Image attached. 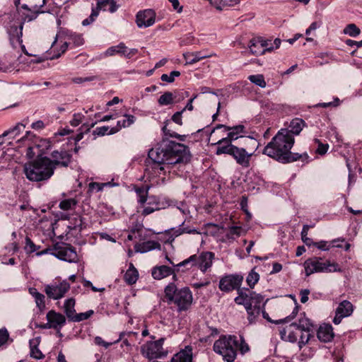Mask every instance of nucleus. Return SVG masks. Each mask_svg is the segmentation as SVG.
Masks as SVG:
<instances>
[{
	"label": "nucleus",
	"mask_w": 362,
	"mask_h": 362,
	"mask_svg": "<svg viewBox=\"0 0 362 362\" xmlns=\"http://www.w3.org/2000/svg\"><path fill=\"white\" fill-rule=\"evenodd\" d=\"M214 351L221 355L226 362H233L237 356L238 350L244 355L250 350L248 344L243 337L238 339L235 335H223L215 341Z\"/></svg>",
	"instance_id": "7ed1b4c3"
},
{
	"label": "nucleus",
	"mask_w": 362,
	"mask_h": 362,
	"mask_svg": "<svg viewBox=\"0 0 362 362\" xmlns=\"http://www.w3.org/2000/svg\"><path fill=\"white\" fill-rule=\"evenodd\" d=\"M151 274L153 279L158 280L169 276L171 274H173L174 279L176 277L175 270L171 267L165 265L155 267L152 269Z\"/></svg>",
	"instance_id": "a878e982"
},
{
	"label": "nucleus",
	"mask_w": 362,
	"mask_h": 362,
	"mask_svg": "<svg viewBox=\"0 0 362 362\" xmlns=\"http://www.w3.org/2000/svg\"><path fill=\"white\" fill-rule=\"evenodd\" d=\"M310 227V226L308 225H304L301 231V239L303 242L308 246H311L313 243V240L311 238H306Z\"/></svg>",
	"instance_id": "49530a36"
},
{
	"label": "nucleus",
	"mask_w": 362,
	"mask_h": 362,
	"mask_svg": "<svg viewBox=\"0 0 362 362\" xmlns=\"http://www.w3.org/2000/svg\"><path fill=\"white\" fill-rule=\"evenodd\" d=\"M94 312L92 310H89L85 313H76L74 317L72 318V322H81L85 320L88 319L93 315Z\"/></svg>",
	"instance_id": "c03bdc74"
},
{
	"label": "nucleus",
	"mask_w": 362,
	"mask_h": 362,
	"mask_svg": "<svg viewBox=\"0 0 362 362\" xmlns=\"http://www.w3.org/2000/svg\"><path fill=\"white\" fill-rule=\"evenodd\" d=\"M54 170L57 166L67 167L71 162V155L66 151H54L51 153Z\"/></svg>",
	"instance_id": "aec40b11"
},
{
	"label": "nucleus",
	"mask_w": 362,
	"mask_h": 362,
	"mask_svg": "<svg viewBox=\"0 0 362 362\" xmlns=\"http://www.w3.org/2000/svg\"><path fill=\"white\" fill-rule=\"evenodd\" d=\"M211 54H204L202 52H187L183 54L186 64H194L202 59L209 58Z\"/></svg>",
	"instance_id": "c756f323"
},
{
	"label": "nucleus",
	"mask_w": 362,
	"mask_h": 362,
	"mask_svg": "<svg viewBox=\"0 0 362 362\" xmlns=\"http://www.w3.org/2000/svg\"><path fill=\"white\" fill-rule=\"evenodd\" d=\"M156 12L153 9L139 11L136 16V23L139 28H148L156 22Z\"/></svg>",
	"instance_id": "dca6fc26"
},
{
	"label": "nucleus",
	"mask_w": 362,
	"mask_h": 362,
	"mask_svg": "<svg viewBox=\"0 0 362 362\" xmlns=\"http://www.w3.org/2000/svg\"><path fill=\"white\" fill-rule=\"evenodd\" d=\"M124 278L126 283L129 285H133L136 282L139 278V272L132 263L130 264Z\"/></svg>",
	"instance_id": "473e14b6"
},
{
	"label": "nucleus",
	"mask_w": 362,
	"mask_h": 362,
	"mask_svg": "<svg viewBox=\"0 0 362 362\" xmlns=\"http://www.w3.org/2000/svg\"><path fill=\"white\" fill-rule=\"evenodd\" d=\"M280 333L282 339L294 343L298 339L300 334V329L297 328L296 323H291L284 328Z\"/></svg>",
	"instance_id": "5701e85b"
},
{
	"label": "nucleus",
	"mask_w": 362,
	"mask_h": 362,
	"mask_svg": "<svg viewBox=\"0 0 362 362\" xmlns=\"http://www.w3.org/2000/svg\"><path fill=\"white\" fill-rule=\"evenodd\" d=\"M77 204L75 199H64L59 203V208L64 211H68L73 209Z\"/></svg>",
	"instance_id": "79ce46f5"
},
{
	"label": "nucleus",
	"mask_w": 362,
	"mask_h": 362,
	"mask_svg": "<svg viewBox=\"0 0 362 362\" xmlns=\"http://www.w3.org/2000/svg\"><path fill=\"white\" fill-rule=\"evenodd\" d=\"M148 158L151 160V168L156 173H165L169 165L178 163H187L190 160V153L187 146L173 141L163 139L161 143L148 151Z\"/></svg>",
	"instance_id": "f257e3e1"
},
{
	"label": "nucleus",
	"mask_w": 362,
	"mask_h": 362,
	"mask_svg": "<svg viewBox=\"0 0 362 362\" xmlns=\"http://www.w3.org/2000/svg\"><path fill=\"white\" fill-rule=\"evenodd\" d=\"M354 311L352 303L346 300L341 301L335 310V316L333 319L334 325H339L344 317H349Z\"/></svg>",
	"instance_id": "a211bd4d"
},
{
	"label": "nucleus",
	"mask_w": 362,
	"mask_h": 362,
	"mask_svg": "<svg viewBox=\"0 0 362 362\" xmlns=\"http://www.w3.org/2000/svg\"><path fill=\"white\" fill-rule=\"evenodd\" d=\"M110 127L107 126H103L97 127L95 130L94 131L95 133H96L98 136H104L105 134L110 135Z\"/></svg>",
	"instance_id": "680f3d73"
},
{
	"label": "nucleus",
	"mask_w": 362,
	"mask_h": 362,
	"mask_svg": "<svg viewBox=\"0 0 362 362\" xmlns=\"http://www.w3.org/2000/svg\"><path fill=\"white\" fill-rule=\"evenodd\" d=\"M312 245H315L318 249H320L321 250H323V251L329 250V247H330V245H329L327 241H324V240H322V241H320V242H317V243L313 242Z\"/></svg>",
	"instance_id": "e2e57ef3"
},
{
	"label": "nucleus",
	"mask_w": 362,
	"mask_h": 362,
	"mask_svg": "<svg viewBox=\"0 0 362 362\" xmlns=\"http://www.w3.org/2000/svg\"><path fill=\"white\" fill-rule=\"evenodd\" d=\"M120 339H121V337H119V339H117V341H115L113 343H109V342L105 341L103 339V338L100 337H95L94 338V342L95 344H97L98 346H102L105 347V349H107L112 344L117 343Z\"/></svg>",
	"instance_id": "6e6d98bb"
},
{
	"label": "nucleus",
	"mask_w": 362,
	"mask_h": 362,
	"mask_svg": "<svg viewBox=\"0 0 362 362\" xmlns=\"http://www.w3.org/2000/svg\"><path fill=\"white\" fill-rule=\"evenodd\" d=\"M310 332V331H300V334L298 337V346L300 349L309 341L311 337Z\"/></svg>",
	"instance_id": "a18cd8bd"
},
{
	"label": "nucleus",
	"mask_w": 362,
	"mask_h": 362,
	"mask_svg": "<svg viewBox=\"0 0 362 362\" xmlns=\"http://www.w3.org/2000/svg\"><path fill=\"white\" fill-rule=\"evenodd\" d=\"M160 209H162V206H153L151 205H147L146 207H144L141 214L144 216H147L156 211L160 210Z\"/></svg>",
	"instance_id": "bf43d9fd"
},
{
	"label": "nucleus",
	"mask_w": 362,
	"mask_h": 362,
	"mask_svg": "<svg viewBox=\"0 0 362 362\" xmlns=\"http://www.w3.org/2000/svg\"><path fill=\"white\" fill-rule=\"evenodd\" d=\"M25 129V125L22 123H18L15 127L5 131L1 136L0 139L6 136L9 134H13V138L18 135Z\"/></svg>",
	"instance_id": "4c0bfd02"
},
{
	"label": "nucleus",
	"mask_w": 362,
	"mask_h": 362,
	"mask_svg": "<svg viewBox=\"0 0 362 362\" xmlns=\"http://www.w3.org/2000/svg\"><path fill=\"white\" fill-rule=\"evenodd\" d=\"M23 26V23H21L19 25H12L8 28V33L9 35V39L12 46L15 47L16 44H19L23 50L25 49V46L22 44Z\"/></svg>",
	"instance_id": "412c9836"
},
{
	"label": "nucleus",
	"mask_w": 362,
	"mask_h": 362,
	"mask_svg": "<svg viewBox=\"0 0 362 362\" xmlns=\"http://www.w3.org/2000/svg\"><path fill=\"white\" fill-rule=\"evenodd\" d=\"M344 33L351 37H355L360 34L361 30L355 24L351 23L345 27Z\"/></svg>",
	"instance_id": "37998d69"
},
{
	"label": "nucleus",
	"mask_w": 362,
	"mask_h": 362,
	"mask_svg": "<svg viewBox=\"0 0 362 362\" xmlns=\"http://www.w3.org/2000/svg\"><path fill=\"white\" fill-rule=\"evenodd\" d=\"M127 119L119 120L115 127L110 128V134H115L118 132L122 128L128 127L135 122V117L132 115H125Z\"/></svg>",
	"instance_id": "7c9ffc66"
},
{
	"label": "nucleus",
	"mask_w": 362,
	"mask_h": 362,
	"mask_svg": "<svg viewBox=\"0 0 362 362\" xmlns=\"http://www.w3.org/2000/svg\"><path fill=\"white\" fill-rule=\"evenodd\" d=\"M245 127L242 124L226 127V132H228V136L226 137L222 138L218 140L214 144L218 145H224L228 144V143L232 144L233 141L238 139L240 137H242V134L245 133Z\"/></svg>",
	"instance_id": "f3484780"
},
{
	"label": "nucleus",
	"mask_w": 362,
	"mask_h": 362,
	"mask_svg": "<svg viewBox=\"0 0 362 362\" xmlns=\"http://www.w3.org/2000/svg\"><path fill=\"white\" fill-rule=\"evenodd\" d=\"M248 80L255 84L256 86H258L261 88H265L267 86V83L264 80V77L262 74H255V75H250L248 76Z\"/></svg>",
	"instance_id": "58836bf2"
},
{
	"label": "nucleus",
	"mask_w": 362,
	"mask_h": 362,
	"mask_svg": "<svg viewBox=\"0 0 362 362\" xmlns=\"http://www.w3.org/2000/svg\"><path fill=\"white\" fill-rule=\"evenodd\" d=\"M264 298L262 295L251 291L247 288L239 290L238 296L235 298L234 301L238 305H243L245 308L250 305L251 308L262 310L264 308L265 303H263Z\"/></svg>",
	"instance_id": "1a4fd4ad"
},
{
	"label": "nucleus",
	"mask_w": 362,
	"mask_h": 362,
	"mask_svg": "<svg viewBox=\"0 0 362 362\" xmlns=\"http://www.w3.org/2000/svg\"><path fill=\"white\" fill-rule=\"evenodd\" d=\"M164 293L166 302L175 304L178 313L188 310L192 305V293L187 286L178 288L175 283H170L165 286Z\"/></svg>",
	"instance_id": "20e7f679"
},
{
	"label": "nucleus",
	"mask_w": 362,
	"mask_h": 362,
	"mask_svg": "<svg viewBox=\"0 0 362 362\" xmlns=\"http://www.w3.org/2000/svg\"><path fill=\"white\" fill-rule=\"evenodd\" d=\"M28 291L34 298L36 307L40 312L43 311L46 308L45 295L38 292L37 288L34 287L29 288Z\"/></svg>",
	"instance_id": "c85d7f7f"
},
{
	"label": "nucleus",
	"mask_w": 362,
	"mask_h": 362,
	"mask_svg": "<svg viewBox=\"0 0 362 362\" xmlns=\"http://www.w3.org/2000/svg\"><path fill=\"white\" fill-rule=\"evenodd\" d=\"M241 230L240 226H231L229 228V233L230 235L240 236Z\"/></svg>",
	"instance_id": "774afa93"
},
{
	"label": "nucleus",
	"mask_w": 362,
	"mask_h": 362,
	"mask_svg": "<svg viewBox=\"0 0 362 362\" xmlns=\"http://www.w3.org/2000/svg\"><path fill=\"white\" fill-rule=\"evenodd\" d=\"M317 337L322 342H329L334 337L332 326L330 324L324 323L320 326L317 332Z\"/></svg>",
	"instance_id": "b1692460"
},
{
	"label": "nucleus",
	"mask_w": 362,
	"mask_h": 362,
	"mask_svg": "<svg viewBox=\"0 0 362 362\" xmlns=\"http://www.w3.org/2000/svg\"><path fill=\"white\" fill-rule=\"evenodd\" d=\"M119 5L117 4L115 0H97L95 7L92 8L90 16L82 21L84 26L92 23L98 16L100 11H109L111 13H115Z\"/></svg>",
	"instance_id": "f8f14e48"
},
{
	"label": "nucleus",
	"mask_w": 362,
	"mask_h": 362,
	"mask_svg": "<svg viewBox=\"0 0 362 362\" xmlns=\"http://www.w3.org/2000/svg\"><path fill=\"white\" fill-rule=\"evenodd\" d=\"M247 314V320L250 325H253L257 322L262 310L251 308L250 305L245 308Z\"/></svg>",
	"instance_id": "f704fd0d"
},
{
	"label": "nucleus",
	"mask_w": 362,
	"mask_h": 362,
	"mask_svg": "<svg viewBox=\"0 0 362 362\" xmlns=\"http://www.w3.org/2000/svg\"><path fill=\"white\" fill-rule=\"evenodd\" d=\"M84 119V115L81 113H75L73 115L72 119L70 121V124L72 127L78 126Z\"/></svg>",
	"instance_id": "5fc2aeb1"
},
{
	"label": "nucleus",
	"mask_w": 362,
	"mask_h": 362,
	"mask_svg": "<svg viewBox=\"0 0 362 362\" xmlns=\"http://www.w3.org/2000/svg\"><path fill=\"white\" fill-rule=\"evenodd\" d=\"M147 205H151L153 206H161L159 198L155 196L148 197L147 200Z\"/></svg>",
	"instance_id": "69168bd1"
},
{
	"label": "nucleus",
	"mask_w": 362,
	"mask_h": 362,
	"mask_svg": "<svg viewBox=\"0 0 362 362\" xmlns=\"http://www.w3.org/2000/svg\"><path fill=\"white\" fill-rule=\"evenodd\" d=\"M214 259V253L211 252H203L199 255H191L187 259L177 264V266L187 267V265H190V267L196 266L202 272L205 273L211 267Z\"/></svg>",
	"instance_id": "6e6552de"
},
{
	"label": "nucleus",
	"mask_w": 362,
	"mask_h": 362,
	"mask_svg": "<svg viewBox=\"0 0 362 362\" xmlns=\"http://www.w3.org/2000/svg\"><path fill=\"white\" fill-rule=\"evenodd\" d=\"M8 337L9 334L6 329H0V346L7 341Z\"/></svg>",
	"instance_id": "0e129e2a"
},
{
	"label": "nucleus",
	"mask_w": 362,
	"mask_h": 362,
	"mask_svg": "<svg viewBox=\"0 0 362 362\" xmlns=\"http://www.w3.org/2000/svg\"><path fill=\"white\" fill-rule=\"evenodd\" d=\"M165 340V337L156 339V336L151 335L150 339L141 346V355L149 361L165 358L168 354V350L163 346Z\"/></svg>",
	"instance_id": "423d86ee"
},
{
	"label": "nucleus",
	"mask_w": 362,
	"mask_h": 362,
	"mask_svg": "<svg viewBox=\"0 0 362 362\" xmlns=\"http://www.w3.org/2000/svg\"><path fill=\"white\" fill-rule=\"evenodd\" d=\"M69 43H73L75 46H81L83 44L84 40L81 35L74 33L69 35Z\"/></svg>",
	"instance_id": "8fccbe9b"
},
{
	"label": "nucleus",
	"mask_w": 362,
	"mask_h": 362,
	"mask_svg": "<svg viewBox=\"0 0 362 362\" xmlns=\"http://www.w3.org/2000/svg\"><path fill=\"white\" fill-rule=\"evenodd\" d=\"M111 186L110 182L98 183V182H90L89 184V189L91 191L100 192L102 191L104 187Z\"/></svg>",
	"instance_id": "603ef678"
},
{
	"label": "nucleus",
	"mask_w": 362,
	"mask_h": 362,
	"mask_svg": "<svg viewBox=\"0 0 362 362\" xmlns=\"http://www.w3.org/2000/svg\"><path fill=\"white\" fill-rule=\"evenodd\" d=\"M25 249L28 252L32 253L35 252L37 250V247L30 238L26 237Z\"/></svg>",
	"instance_id": "4d7b16f0"
},
{
	"label": "nucleus",
	"mask_w": 362,
	"mask_h": 362,
	"mask_svg": "<svg viewBox=\"0 0 362 362\" xmlns=\"http://www.w3.org/2000/svg\"><path fill=\"white\" fill-rule=\"evenodd\" d=\"M249 48L250 52L254 55H262L266 52H271L274 49V47H268L267 42L263 38H253L250 41Z\"/></svg>",
	"instance_id": "6ab92c4d"
},
{
	"label": "nucleus",
	"mask_w": 362,
	"mask_h": 362,
	"mask_svg": "<svg viewBox=\"0 0 362 362\" xmlns=\"http://www.w3.org/2000/svg\"><path fill=\"white\" fill-rule=\"evenodd\" d=\"M75 304H76V301H75V299L73 298H68L64 302V313L69 321H71L72 318L76 313L75 308H74Z\"/></svg>",
	"instance_id": "72a5a7b5"
},
{
	"label": "nucleus",
	"mask_w": 362,
	"mask_h": 362,
	"mask_svg": "<svg viewBox=\"0 0 362 362\" xmlns=\"http://www.w3.org/2000/svg\"><path fill=\"white\" fill-rule=\"evenodd\" d=\"M306 276H310L315 272H332L339 270V265L329 261H322L321 259L313 258L304 262Z\"/></svg>",
	"instance_id": "9d476101"
},
{
	"label": "nucleus",
	"mask_w": 362,
	"mask_h": 362,
	"mask_svg": "<svg viewBox=\"0 0 362 362\" xmlns=\"http://www.w3.org/2000/svg\"><path fill=\"white\" fill-rule=\"evenodd\" d=\"M71 223L73 225V229H78L81 230L83 228V221L82 217L80 216L73 218Z\"/></svg>",
	"instance_id": "864d4df0"
},
{
	"label": "nucleus",
	"mask_w": 362,
	"mask_h": 362,
	"mask_svg": "<svg viewBox=\"0 0 362 362\" xmlns=\"http://www.w3.org/2000/svg\"><path fill=\"white\" fill-rule=\"evenodd\" d=\"M160 245L157 241L154 240H148L146 242H144L141 244H139L138 245H136L135 250L138 252L141 253H145L148 251L155 250V249H160Z\"/></svg>",
	"instance_id": "2f4dec72"
},
{
	"label": "nucleus",
	"mask_w": 362,
	"mask_h": 362,
	"mask_svg": "<svg viewBox=\"0 0 362 362\" xmlns=\"http://www.w3.org/2000/svg\"><path fill=\"white\" fill-rule=\"evenodd\" d=\"M184 112H182V110L181 111H179V112H176L172 117V120L175 122L176 124H179V125H182V114Z\"/></svg>",
	"instance_id": "338daca9"
},
{
	"label": "nucleus",
	"mask_w": 362,
	"mask_h": 362,
	"mask_svg": "<svg viewBox=\"0 0 362 362\" xmlns=\"http://www.w3.org/2000/svg\"><path fill=\"white\" fill-rule=\"evenodd\" d=\"M184 225V222L179 226V227L177 228H171L168 230V233L175 238V237H177L182 234H183V230L182 228V226Z\"/></svg>",
	"instance_id": "052dcab7"
},
{
	"label": "nucleus",
	"mask_w": 362,
	"mask_h": 362,
	"mask_svg": "<svg viewBox=\"0 0 362 362\" xmlns=\"http://www.w3.org/2000/svg\"><path fill=\"white\" fill-rule=\"evenodd\" d=\"M259 280V274L255 272V268L252 269L246 278V282L250 288H253Z\"/></svg>",
	"instance_id": "ea45409f"
},
{
	"label": "nucleus",
	"mask_w": 362,
	"mask_h": 362,
	"mask_svg": "<svg viewBox=\"0 0 362 362\" xmlns=\"http://www.w3.org/2000/svg\"><path fill=\"white\" fill-rule=\"evenodd\" d=\"M295 323L297 328L300 329V331H310L313 327V324L310 322V320L305 317L299 319L298 322Z\"/></svg>",
	"instance_id": "a19ab883"
},
{
	"label": "nucleus",
	"mask_w": 362,
	"mask_h": 362,
	"mask_svg": "<svg viewBox=\"0 0 362 362\" xmlns=\"http://www.w3.org/2000/svg\"><path fill=\"white\" fill-rule=\"evenodd\" d=\"M49 0H30V6L23 4L22 8L27 10H33L35 14L49 12V9H43V6Z\"/></svg>",
	"instance_id": "cd10ccee"
},
{
	"label": "nucleus",
	"mask_w": 362,
	"mask_h": 362,
	"mask_svg": "<svg viewBox=\"0 0 362 362\" xmlns=\"http://www.w3.org/2000/svg\"><path fill=\"white\" fill-rule=\"evenodd\" d=\"M24 173L30 181H47L54 174V166L50 158L46 156L40 157L25 165Z\"/></svg>",
	"instance_id": "39448f33"
},
{
	"label": "nucleus",
	"mask_w": 362,
	"mask_h": 362,
	"mask_svg": "<svg viewBox=\"0 0 362 362\" xmlns=\"http://www.w3.org/2000/svg\"><path fill=\"white\" fill-rule=\"evenodd\" d=\"M46 318L49 322L52 329L57 330H59L66 323L65 316L53 310L47 313Z\"/></svg>",
	"instance_id": "4be33fe9"
},
{
	"label": "nucleus",
	"mask_w": 362,
	"mask_h": 362,
	"mask_svg": "<svg viewBox=\"0 0 362 362\" xmlns=\"http://www.w3.org/2000/svg\"><path fill=\"white\" fill-rule=\"evenodd\" d=\"M243 276L238 274H227L222 276L219 281L218 288L221 291L230 292L233 290H241L240 288Z\"/></svg>",
	"instance_id": "ddd939ff"
},
{
	"label": "nucleus",
	"mask_w": 362,
	"mask_h": 362,
	"mask_svg": "<svg viewBox=\"0 0 362 362\" xmlns=\"http://www.w3.org/2000/svg\"><path fill=\"white\" fill-rule=\"evenodd\" d=\"M138 53L136 48L129 49L124 43L120 42L117 45L109 47L104 53L105 57H110L115 54L124 56L127 59H131Z\"/></svg>",
	"instance_id": "2eb2a0df"
},
{
	"label": "nucleus",
	"mask_w": 362,
	"mask_h": 362,
	"mask_svg": "<svg viewBox=\"0 0 362 362\" xmlns=\"http://www.w3.org/2000/svg\"><path fill=\"white\" fill-rule=\"evenodd\" d=\"M30 356L36 359H41L44 357V355L37 346H31Z\"/></svg>",
	"instance_id": "13d9d810"
},
{
	"label": "nucleus",
	"mask_w": 362,
	"mask_h": 362,
	"mask_svg": "<svg viewBox=\"0 0 362 362\" xmlns=\"http://www.w3.org/2000/svg\"><path fill=\"white\" fill-rule=\"evenodd\" d=\"M216 154H228L235 159L238 164L243 168H248L250 166V160L252 155V153H247L245 148H239L230 143L218 145Z\"/></svg>",
	"instance_id": "0eeeda50"
},
{
	"label": "nucleus",
	"mask_w": 362,
	"mask_h": 362,
	"mask_svg": "<svg viewBox=\"0 0 362 362\" xmlns=\"http://www.w3.org/2000/svg\"><path fill=\"white\" fill-rule=\"evenodd\" d=\"M175 103H180L189 96V93L184 90H178L174 92Z\"/></svg>",
	"instance_id": "de8ad7c7"
},
{
	"label": "nucleus",
	"mask_w": 362,
	"mask_h": 362,
	"mask_svg": "<svg viewBox=\"0 0 362 362\" xmlns=\"http://www.w3.org/2000/svg\"><path fill=\"white\" fill-rule=\"evenodd\" d=\"M53 254L56 257L63 261L76 262L78 260L75 249L69 245L63 244L56 247Z\"/></svg>",
	"instance_id": "4468645a"
},
{
	"label": "nucleus",
	"mask_w": 362,
	"mask_h": 362,
	"mask_svg": "<svg viewBox=\"0 0 362 362\" xmlns=\"http://www.w3.org/2000/svg\"><path fill=\"white\" fill-rule=\"evenodd\" d=\"M294 141V137L291 136L287 131L279 130L264 147L262 153L282 163L296 161L303 155L291 152Z\"/></svg>",
	"instance_id": "f03ea898"
},
{
	"label": "nucleus",
	"mask_w": 362,
	"mask_h": 362,
	"mask_svg": "<svg viewBox=\"0 0 362 362\" xmlns=\"http://www.w3.org/2000/svg\"><path fill=\"white\" fill-rule=\"evenodd\" d=\"M180 76V72L178 71H173L170 73V74H163L161 77H160V79L163 81H165V82H168V83H173L174 81H175V77H177V76Z\"/></svg>",
	"instance_id": "09e8293b"
},
{
	"label": "nucleus",
	"mask_w": 362,
	"mask_h": 362,
	"mask_svg": "<svg viewBox=\"0 0 362 362\" xmlns=\"http://www.w3.org/2000/svg\"><path fill=\"white\" fill-rule=\"evenodd\" d=\"M304 127H305V121L301 118L296 117L291 121L288 129H281L280 130H286L291 136H293V135H298Z\"/></svg>",
	"instance_id": "bb28decb"
},
{
	"label": "nucleus",
	"mask_w": 362,
	"mask_h": 362,
	"mask_svg": "<svg viewBox=\"0 0 362 362\" xmlns=\"http://www.w3.org/2000/svg\"><path fill=\"white\" fill-rule=\"evenodd\" d=\"M171 362H192V347L186 346L172 357Z\"/></svg>",
	"instance_id": "393cba45"
},
{
	"label": "nucleus",
	"mask_w": 362,
	"mask_h": 362,
	"mask_svg": "<svg viewBox=\"0 0 362 362\" xmlns=\"http://www.w3.org/2000/svg\"><path fill=\"white\" fill-rule=\"evenodd\" d=\"M174 94L170 92H165L158 100L160 105H168L174 103Z\"/></svg>",
	"instance_id": "e433bc0d"
},
{
	"label": "nucleus",
	"mask_w": 362,
	"mask_h": 362,
	"mask_svg": "<svg viewBox=\"0 0 362 362\" xmlns=\"http://www.w3.org/2000/svg\"><path fill=\"white\" fill-rule=\"evenodd\" d=\"M135 192L136 193L138 197V202L141 204H144L148 200V187H137L135 189Z\"/></svg>",
	"instance_id": "c9c22d12"
},
{
	"label": "nucleus",
	"mask_w": 362,
	"mask_h": 362,
	"mask_svg": "<svg viewBox=\"0 0 362 362\" xmlns=\"http://www.w3.org/2000/svg\"><path fill=\"white\" fill-rule=\"evenodd\" d=\"M163 132L165 136H169L170 137L177 138L181 141H184L185 140V135H180L176 132H171L170 130H169L166 126H164L162 128Z\"/></svg>",
	"instance_id": "3c124183"
},
{
	"label": "nucleus",
	"mask_w": 362,
	"mask_h": 362,
	"mask_svg": "<svg viewBox=\"0 0 362 362\" xmlns=\"http://www.w3.org/2000/svg\"><path fill=\"white\" fill-rule=\"evenodd\" d=\"M70 289L67 280L57 278L51 283L45 285L44 291L49 299L59 300L64 298Z\"/></svg>",
	"instance_id": "9b49d317"
}]
</instances>
